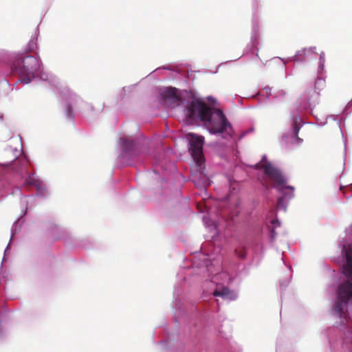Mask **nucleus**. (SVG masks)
<instances>
[{"mask_svg": "<svg viewBox=\"0 0 352 352\" xmlns=\"http://www.w3.org/2000/svg\"><path fill=\"white\" fill-rule=\"evenodd\" d=\"M217 116V120L212 119V109L206 102L199 100H192L186 107L185 114L188 119H199L204 122L212 133H230L231 125L228 122L223 111L220 109H215L214 111Z\"/></svg>", "mask_w": 352, "mask_h": 352, "instance_id": "nucleus-1", "label": "nucleus"}, {"mask_svg": "<svg viewBox=\"0 0 352 352\" xmlns=\"http://www.w3.org/2000/svg\"><path fill=\"white\" fill-rule=\"evenodd\" d=\"M254 168L256 170L263 169L264 173L274 184L277 190L283 194L278 199V207H282L283 202L285 199H289L294 197V188L291 186H285L287 183L286 178L278 168L267 160L265 155L263 156L261 160L255 164Z\"/></svg>", "mask_w": 352, "mask_h": 352, "instance_id": "nucleus-2", "label": "nucleus"}, {"mask_svg": "<svg viewBox=\"0 0 352 352\" xmlns=\"http://www.w3.org/2000/svg\"><path fill=\"white\" fill-rule=\"evenodd\" d=\"M352 299V283L344 280L338 285L336 290V300L332 310L345 324L348 321V303Z\"/></svg>", "mask_w": 352, "mask_h": 352, "instance_id": "nucleus-3", "label": "nucleus"}, {"mask_svg": "<svg viewBox=\"0 0 352 352\" xmlns=\"http://www.w3.org/2000/svg\"><path fill=\"white\" fill-rule=\"evenodd\" d=\"M11 69L13 73L19 74L24 78L23 80L25 83H28L38 70L39 62L33 56L28 55L22 59H16L13 62Z\"/></svg>", "mask_w": 352, "mask_h": 352, "instance_id": "nucleus-4", "label": "nucleus"}, {"mask_svg": "<svg viewBox=\"0 0 352 352\" xmlns=\"http://www.w3.org/2000/svg\"><path fill=\"white\" fill-rule=\"evenodd\" d=\"M188 138L190 145L189 151L196 163L197 171L199 172L197 176L204 179L205 175L203 174L204 167H202L204 163L203 145L204 138L190 133L188 135Z\"/></svg>", "mask_w": 352, "mask_h": 352, "instance_id": "nucleus-5", "label": "nucleus"}, {"mask_svg": "<svg viewBox=\"0 0 352 352\" xmlns=\"http://www.w3.org/2000/svg\"><path fill=\"white\" fill-rule=\"evenodd\" d=\"M23 155V144L21 138L19 135L10 138L6 142L4 146V150L2 156L5 160L9 162H12L18 157Z\"/></svg>", "mask_w": 352, "mask_h": 352, "instance_id": "nucleus-6", "label": "nucleus"}, {"mask_svg": "<svg viewBox=\"0 0 352 352\" xmlns=\"http://www.w3.org/2000/svg\"><path fill=\"white\" fill-rule=\"evenodd\" d=\"M30 162L27 157L23 154L18 158H16L10 163L2 164V166L10 173H15L20 176L28 173V167Z\"/></svg>", "mask_w": 352, "mask_h": 352, "instance_id": "nucleus-7", "label": "nucleus"}, {"mask_svg": "<svg viewBox=\"0 0 352 352\" xmlns=\"http://www.w3.org/2000/svg\"><path fill=\"white\" fill-rule=\"evenodd\" d=\"M342 253L346 258V261L343 265L342 272L346 278V281L352 283V248L351 245H343Z\"/></svg>", "mask_w": 352, "mask_h": 352, "instance_id": "nucleus-8", "label": "nucleus"}, {"mask_svg": "<svg viewBox=\"0 0 352 352\" xmlns=\"http://www.w3.org/2000/svg\"><path fill=\"white\" fill-rule=\"evenodd\" d=\"M28 176L25 178L23 186L25 187L34 186L38 191H42L44 188L43 182L34 177V174L30 175L29 173L26 174Z\"/></svg>", "mask_w": 352, "mask_h": 352, "instance_id": "nucleus-9", "label": "nucleus"}, {"mask_svg": "<svg viewBox=\"0 0 352 352\" xmlns=\"http://www.w3.org/2000/svg\"><path fill=\"white\" fill-rule=\"evenodd\" d=\"M163 100L168 101L173 104L178 105L181 100L177 93L175 88H168L166 89L162 94Z\"/></svg>", "mask_w": 352, "mask_h": 352, "instance_id": "nucleus-10", "label": "nucleus"}, {"mask_svg": "<svg viewBox=\"0 0 352 352\" xmlns=\"http://www.w3.org/2000/svg\"><path fill=\"white\" fill-rule=\"evenodd\" d=\"M213 295L214 296H221L223 299L226 300H234L236 298V295L234 292L230 290L228 287H222L220 289H216L213 292Z\"/></svg>", "mask_w": 352, "mask_h": 352, "instance_id": "nucleus-11", "label": "nucleus"}, {"mask_svg": "<svg viewBox=\"0 0 352 352\" xmlns=\"http://www.w3.org/2000/svg\"><path fill=\"white\" fill-rule=\"evenodd\" d=\"M235 254L236 256L241 259H245L246 257V251L245 248L243 247H239L236 248L234 250Z\"/></svg>", "mask_w": 352, "mask_h": 352, "instance_id": "nucleus-12", "label": "nucleus"}, {"mask_svg": "<svg viewBox=\"0 0 352 352\" xmlns=\"http://www.w3.org/2000/svg\"><path fill=\"white\" fill-rule=\"evenodd\" d=\"M66 116L68 119H72L74 117L73 109L69 104H67L65 106Z\"/></svg>", "mask_w": 352, "mask_h": 352, "instance_id": "nucleus-13", "label": "nucleus"}, {"mask_svg": "<svg viewBox=\"0 0 352 352\" xmlns=\"http://www.w3.org/2000/svg\"><path fill=\"white\" fill-rule=\"evenodd\" d=\"M310 52H313V50L311 48L310 49H302L301 50H300L298 54L296 55V59H300L299 56H305V55H307L309 54Z\"/></svg>", "mask_w": 352, "mask_h": 352, "instance_id": "nucleus-14", "label": "nucleus"}, {"mask_svg": "<svg viewBox=\"0 0 352 352\" xmlns=\"http://www.w3.org/2000/svg\"><path fill=\"white\" fill-rule=\"evenodd\" d=\"M36 47V43L34 42V39H31L28 44V50L27 51L28 52H32L33 51L35 48Z\"/></svg>", "mask_w": 352, "mask_h": 352, "instance_id": "nucleus-15", "label": "nucleus"}, {"mask_svg": "<svg viewBox=\"0 0 352 352\" xmlns=\"http://www.w3.org/2000/svg\"><path fill=\"white\" fill-rule=\"evenodd\" d=\"M299 130H300V127L298 126V124L296 123H295L294 124V134L295 137H296V138L298 136Z\"/></svg>", "mask_w": 352, "mask_h": 352, "instance_id": "nucleus-16", "label": "nucleus"}, {"mask_svg": "<svg viewBox=\"0 0 352 352\" xmlns=\"http://www.w3.org/2000/svg\"><path fill=\"white\" fill-rule=\"evenodd\" d=\"M272 237H274V232H272Z\"/></svg>", "mask_w": 352, "mask_h": 352, "instance_id": "nucleus-17", "label": "nucleus"}]
</instances>
